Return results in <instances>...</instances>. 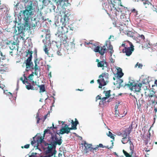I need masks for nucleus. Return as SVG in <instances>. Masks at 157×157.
I'll list each match as a JSON object with an SVG mask.
<instances>
[{"label":"nucleus","instance_id":"7c9ffc66","mask_svg":"<svg viewBox=\"0 0 157 157\" xmlns=\"http://www.w3.org/2000/svg\"><path fill=\"white\" fill-rule=\"evenodd\" d=\"M62 130H63V129L61 128L59 132H58V131H57L56 132H54L53 134H55L56 136H57V135H59L60 134H63Z\"/></svg>","mask_w":157,"mask_h":157},{"label":"nucleus","instance_id":"0e129e2a","mask_svg":"<svg viewBox=\"0 0 157 157\" xmlns=\"http://www.w3.org/2000/svg\"><path fill=\"white\" fill-rule=\"evenodd\" d=\"M70 30L73 31L74 30V27L72 25H70Z\"/></svg>","mask_w":157,"mask_h":157},{"label":"nucleus","instance_id":"8fccbe9b","mask_svg":"<svg viewBox=\"0 0 157 157\" xmlns=\"http://www.w3.org/2000/svg\"><path fill=\"white\" fill-rule=\"evenodd\" d=\"M138 67V68H141L143 66L141 64L139 63H137L135 65V67Z\"/></svg>","mask_w":157,"mask_h":157},{"label":"nucleus","instance_id":"6e6d98bb","mask_svg":"<svg viewBox=\"0 0 157 157\" xmlns=\"http://www.w3.org/2000/svg\"><path fill=\"white\" fill-rule=\"evenodd\" d=\"M37 154L36 153H32L29 157H36V155Z\"/></svg>","mask_w":157,"mask_h":157},{"label":"nucleus","instance_id":"c03bdc74","mask_svg":"<svg viewBox=\"0 0 157 157\" xmlns=\"http://www.w3.org/2000/svg\"><path fill=\"white\" fill-rule=\"evenodd\" d=\"M50 34H46L45 36V39L47 40L48 41H49L50 39Z\"/></svg>","mask_w":157,"mask_h":157},{"label":"nucleus","instance_id":"393cba45","mask_svg":"<svg viewBox=\"0 0 157 157\" xmlns=\"http://www.w3.org/2000/svg\"><path fill=\"white\" fill-rule=\"evenodd\" d=\"M111 92L110 90H109L106 91H104V93H105V96H106L105 98L107 99L109 98L110 96V93Z\"/></svg>","mask_w":157,"mask_h":157},{"label":"nucleus","instance_id":"2eb2a0df","mask_svg":"<svg viewBox=\"0 0 157 157\" xmlns=\"http://www.w3.org/2000/svg\"><path fill=\"white\" fill-rule=\"evenodd\" d=\"M47 150L46 151V154H48L50 153V155L52 156L53 155H55L56 153V149L52 148L50 152H48V148H47Z\"/></svg>","mask_w":157,"mask_h":157},{"label":"nucleus","instance_id":"a878e982","mask_svg":"<svg viewBox=\"0 0 157 157\" xmlns=\"http://www.w3.org/2000/svg\"><path fill=\"white\" fill-rule=\"evenodd\" d=\"M108 49L110 50L109 52L110 53L111 55L110 56L111 57L112 54L113 52V47L112 45H109L108 47H107Z\"/></svg>","mask_w":157,"mask_h":157},{"label":"nucleus","instance_id":"f704fd0d","mask_svg":"<svg viewBox=\"0 0 157 157\" xmlns=\"http://www.w3.org/2000/svg\"><path fill=\"white\" fill-rule=\"evenodd\" d=\"M40 1L44 6H46L50 2V0H41Z\"/></svg>","mask_w":157,"mask_h":157},{"label":"nucleus","instance_id":"603ef678","mask_svg":"<svg viewBox=\"0 0 157 157\" xmlns=\"http://www.w3.org/2000/svg\"><path fill=\"white\" fill-rule=\"evenodd\" d=\"M30 146L29 144H27L25 145L24 146H22L21 147V148H23L24 147L28 149L29 148Z\"/></svg>","mask_w":157,"mask_h":157},{"label":"nucleus","instance_id":"338daca9","mask_svg":"<svg viewBox=\"0 0 157 157\" xmlns=\"http://www.w3.org/2000/svg\"><path fill=\"white\" fill-rule=\"evenodd\" d=\"M111 63H113L114 62V59H113L112 57H111L109 59Z\"/></svg>","mask_w":157,"mask_h":157},{"label":"nucleus","instance_id":"7ed1b4c3","mask_svg":"<svg viewBox=\"0 0 157 157\" xmlns=\"http://www.w3.org/2000/svg\"><path fill=\"white\" fill-rule=\"evenodd\" d=\"M24 3L25 6V10L22 11V14H28L31 13V14L33 15V13L35 11L36 6L35 3L33 1L31 0H21Z\"/></svg>","mask_w":157,"mask_h":157},{"label":"nucleus","instance_id":"774afa93","mask_svg":"<svg viewBox=\"0 0 157 157\" xmlns=\"http://www.w3.org/2000/svg\"><path fill=\"white\" fill-rule=\"evenodd\" d=\"M148 142L147 140H144V143L145 145H147L148 143Z\"/></svg>","mask_w":157,"mask_h":157},{"label":"nucleus","instance_id":"473e14b6","mask_svg":"<svg viewBox=\"0 0 157 157\" xmlns=\"http://www.w3.org/2000/svg\"><path fill=\"white\" fill-rule=\"evenodd\" d=\"M123 152L126 157H132V154H131V155L129 154L124 150H123Z\"/></svg>","mask_w":157,"mask_h":157},{"label":"nucleus","instance_id":"4468645a","mask_svg":"<svg viewBox=\"0 0 157 157\" xmlns=\"http://www.w3.org/2000/svg\"><path fill=\"white\" fill-rule=\"evenodd\" d=\"M97 81L99 85V88H101L102 86L106 85V83L104 78H102L101 79H99Z\"/></svg>","mask_w":157,"mask_h":157},{"label":"nucleus","instance_id":"4c0bfd02","mask_svg":"<svg viewBox=\"0 0 157 157\" xmlns=\"http://www.w3.org/2000/svg\"><path fill=\"white\" fill-rule=\"evenodd\" d=\"M138 37L139 39H140L141 40L142 42L145 39L144 36L143 35H139L138 36Z\"/></svg>","mask_w":157,"mask_h":157},{"label":"nucleus","instance_id":"aec40b11","mask_svg":"<svg viewBox=\"0 0 157 157\" xmlns=\"http://www.w3.org/2000/svg\"><path fill=\"white\" fill-rule=\"evenodd\" d=\"M61 28L63 30L61 32L62 33H65L68 32L67 26L66 25H62Z\"/></svg>","mask_w":157,"mask_h":157},{"label":"nucleus","instance_id":"c85d7f7f","mask_svg":"<svg viewBox=\"0 0 157 157\" xmlns=\"http://www.w3.org/2000/svg\"><path fill=\"white\" fill-rule=\"evenodd\" d=\"M155 94V91H152L151 93L148 95V96L150 98H152L153 97L154 98V99L156 98H157V96L154 95Z\"/></svg>","mask_w":157,"mask_h":157},{"label":"nucleus","instance_id":"f257e3e1","mask_svg":"<svg viewBox=\"0 0 157 157\" xmlns=\"http://www.w3.org/2000/svg\"><path fill=\"white\" fill-rule=\"evenodd\" d=\"M30 14H22L24 15L23 19L24 20V24H18L17 27L18 33L17 34H21V36H23L24 34V31L30 29L31 25L30 20L32 16L33 15Z\"/></svg>","mask_w":157,"mask_h":157},{"label":"nucleus","instance_id":"6e6552de","mask_svg":"<svg viewBox=\"0 0 157 157\" xmlns=\"http://www.w3.org/2000/svg\"><path fill=\"white\" fill-rule=\"evenodd\" d=\"M69 20L68 17L65 14L63 17V18H61L60 19V24L59 25H65L67 23H68ZM56 25L57 26H58L59 25H57L56 23H55Z\"/></svg>","mask_w":157,"mask_h":157},{"label":"nucleus","instance_id":"ea45409f","mask_svg":"<svg viewBox=\"0 0 157 157\" xmlns=\"http://www.w3.org/2000/svg\"><path fill=\"white\" fill-rule=\"evenodd\" d=\"M107 136L109 137H110L112 139H114V136H113V134L110 131L109 132V133H108V134H107Z\"/></svg>","mask_w":157,"mask_h":157},{"label":"nucleus","instance_id":"dca6fc26","mask_svg":"<svg viewBox=\"0 0 157 157\" xmlns=\"http://www.w3.org/2000/svg\"><path fill=\"white\" fill-rule=\"evenodd\" d=\"M118 71L117 73V77L119 78H121L124 75V73L122 72V69L119 67L117 69Z\"/></svg>","mask_w":157,"mask_h":157},{"label":"nucleus","instance_id":"b1692460","mask_svg":"<svg viewBox=\"0 0 157 157\" xmlns=\"http://www.w3.org/2000/svg\"><path fill=\"white\" fill-rule=\"evenodd\" d=\"M143 4L146 8H147L149 5H152V4L149 0H146L145 2H144Z\"/></svg>","mask_w":157,"mask_h":157},{"label":"nucleus","instance_id":"37998d69","mask_svg":"<svg viewBox=\"0 0 157 157\" xmlns=\"http://www.w3.org/2000/svg\"><path fill=\"white\" fill-rule=\"evenodd\" d=\"M126 128L128 129V131H129L130 132H131L133 128H132V124H131L130 125H129V127L128 128Z\"/></svg>","mask_w":157,"mask_h":157},{"label":"nucleus","instance_id":"e2e57ef3","mask_svg":"<svg viewBox=\"0 0 157 157\" xmlns=\"http://www.w3.org/2000/svg\"><path fill=\"white\" fill-rule=\"evenodd\" d=\"M33 52L31 51H30L29 50H28V51L27 52V54L26 55L27 56L28 54L29 55V56L30 55V54L32 55L33 54Z\"/></svg>","mask_w":157,"mask_h":157},{"label":"nucleus","instance_id":"6ab92c4d","mask_svg":"<svg viewBox=\"0 0 157 157\" xmlns=\"http://www.w3.org/2000/svg\"><path fill=\"white\" fill-rule=\"evenodd\" d=\"M129 144L130 145V149L131 150V152L130 153L132 154L134 152V146L133 143L131 141L129 142Z\"/></svg>","mask_w":157,"mask_h":157},{"label":"nucleus","instance_id":"cd10ccee","mask_svg":"<svg viewBox=\"0 0 157 157\" xmlns=\"http://www.w3.org/2000/svg\"><path fill=\"white\" fill-rule=\"evenodd\" d=\"M107 99L105 97H103L102 98V99L100 100L99 102V104L100 105H104V103L105 102V100Z\"/></svg>","mask_w":157,"mask_h":157},{"label":"nucleus","instance_id":"a18cd8bd","mask_svg":"<svg viewBox=\"0 0 157 157\" xmlns=\"http://www.w3.org/2000/svg\"><path fill=\"white\" fill-rule=\"evenodd\" d=\"M108 75V74L107 73H102L101 75H100L99 76V78H100L101 77H106V76H107Z\"/></svg>","mask_w":157,"mask_h":157},{"label":"nucleus","instance_id":"39448f33","mask_svg":"<svg viewBox=\"0 0 157 157\" xmlns=\"http://www.w3.org/2000/svg\"><path fill=\"white\" fill-rule=\"evenodd\" d=\"M56 36L58 37H59L60 39V42L63 43L64 44L65 47H66V48L67 49H69L68 43L69 42V39L66 36L64 35L60 36L59 35L58 33L56 34Z\"/></svg>","mask_w":157,"mask_h":157},{"label":"nucleus","instance_id":"58836bf2","mask_svg":"<svg viewBox=\"0 0 157 157\" xmlns=\"http://www.w3.org/2000/svg\"><path fill=\"white\" fill-rule=\"evenodd\" d=\"M117 83L119 84L120 86H123V85L121 84V83L123 82V81L122 79L118 78L117 80Z\"/></svg>","mask_w":157,"mask_h":157},{"label":"nucleus","instance_id":"4be33fe9","mask_svg":"<svg viewBox=\"0 0 157 157\" xmlns=\"http://www.w3.org/2000/svg\"><path fill=\"white\" fill-rule=\"evenodd\" d=\"M38 87H40V92H43L45 91V85L44 84H42L40 86L39 85Z\"/></svg>","mask_w":157,"mask_h":157},{"label":"nucleus","instance_id":"423d86ee","mask_svg":"<svg viewBox=\"0 0 157 157\" xmlns=\"http://www.w3.org/2000/svg\"><path fill=\"white\" fill-rule=\"evenodd\" d=\"M32 54H30L28 58V59L26 60V68L27 69V71H28L32 69L33 70L34 69L35 70V67H34V65L32 61Z\"/></svg>","mask_w":157,"mask_h":157},{"label":"nucleus","instance_id":"9b49d317","mask_svg":"<svg viewBox=\"0 0 157 157\" xmlns=\"http://www.w3.org/2000/svg\"><path fill=\"white\" fill-rule=\"evenodd\" d=\"M57 128V127H54V124L52 123V126L50 127H48L44 131V135H45L46 134L49 133L50 134V136H51V133H52L50 131V129H51L53 130V129H56Z\"/></svg>","mask_w":157,"mask_h":157},{"label":"nucleus","instance_id":"2f4dec72","mask_svg":"<svg viewBox=\"0 0 157 157\" xmlns=\"http://www.w3.org/2000/svg\"><path fill=\"white\" fill-rule=\"evenodd\" d=\"M26 88L28 90H34L35 89H34V87L33 86L31 85L30 84H29V85H26Z\"/></svg>","mask_w":157,"mask_h":157},{"label":"nucleus","instance_id":"5fc2aeb1","mask_svg":"<svg viewBox=\"0 0 157 157\" xmlns=\"http://www.w3.org/2000/svg\"><path fill=\"white\" fill-rule=\"evenodd\" d=\"M35 136H36L35 137H33V140L31 142V144L33 146L34 144L36 143V141H35L34 139Z\"/></svg>","mask_w":157,"mask_h":157},{"label":"nucleus","instance_id":"69168bd1","mask_svg":"<svg viewBox=\"0 0 157 157\" xmlns=\"http://www.w3.org/2000/svg\"><path fill=\"white\" fill-rule=\"evenodd\" d=\"M98 147H102L104 148V147H105V146H104L103 144H100L99 145H98Z\"/></svg>","mask_w":157,"mask_h":157},{"label":"nucleus","instance_id":"0eeeda50","mask_svg":"<svg viewBox=\"0 0 157 157\" xmlns=\"http://www.w3.org/2000/svg\"><path fill=\"white\" fill-rule=\"evenodd\" d=\"M129 44L130 45V47H125L124 49H123L122 50L123 52V53H125L126 55L127 56H129L131 55L134 50V46L132 43L129 42Z\"/></svg>","mask_w":157,"mask_h":157},{"label":"nucleus","instance_id":"f3484780","mask_svg":"<svg viewBox=\"0 0 157 157\" xmlns=\"http://www.w3.org/2000/svg\"><path fill=\"white\" fill-rule=\"evenodd\" d=\"M106 51L105 47V45L103 46L102 47H101V49L100 50L99 53L101 55V56H103Z\"/></svg>","mask_w":157,"mask_h":157},{"label":"nucleus","instance_id":"f03ea898","mask_svg":"<svg viewBox=\"0 0 157 157\" xmlns=\"http://www.w3.org/2000/svg\"><path fill=\"white\" fill-rule=\"evenodd\" d=\"M51 136H50L48 141L49 144L45 143V146L48 145L47 148H48V152H50L52 148L56 149L57 145L60 146L62 144L63 140L62 136L58 138L55 134L51 133Z\"/></svg>","mask_w":157,"mask_h":157},{"label":"nucleus","instance_id":"4d7b16f0","mask_svg":"<svg viewBox=\"0 0 157 157\" xmlns=\"http://www.w3.org/2000/svg\"><path fill=\"white\" fill-rule=\"evenodd\" d=\"M33 75L32 74H30L28 76V78L30 80H32L33 79Z\"/></svg>","mask_w":157,"mask_h":157},{"label":"nucleus","instance_id":"5701e85b","mask_svg":"<svg viewBox=\"0 0 157 157\" xmlns=\"http://www.w3.org/2000/svg\"><path fill=\"white\" fill-rule=\"evenodd\" d=\"M84 146L86 151H87L90 147L92 146V145L91 144H88L86 143V142H85Z\"/></svg>","mask_w":157,"mask_h":157},{"label":"nucleus","instance_id":"a211bd4d","mask_svg":"<svg viewBox=\"0 0 157 157\" xmlns=\"http://www.w3.org/2000/svg\"><path fill=\"white\" fill-rule=\"evenodd\" d=\"M73 41L72 42H70V46L71 47V49L73 51H75V44L74 43L75 39H73Z\"/></svg>","mask_w":157,"mask_h":157},{"label":"nucleus","instance_id":"20e7f679","mask_svg":"<svg viewBox=\"0 0 157 157\" xmlns=\"http://www.w3.org/2000/svg\"><path fill=\"white\" fill-rule=\"evenodd\" d=\"M127 86L132 90L136 92H138L141 90L142 84L135 83L133 80L129 81L128 84L125 83L124 86Z\"/></svg>","mask_w":157,"mask_h":157},{"label":"nucleus","instance_id":"49530a36","mask_svg":"<svg viewBox=\"0 0 157 157\" xmlns=\"http://www.w3.org/2000/svg\"><path fill=\"white\" fill-rule=\"evenodd\" d=\"M10 48L11 50H13V49H16V48L15 45H13V44H11L10 46Z\"/></svg>","mask_w":157,"mask_h":157},{"label":"nucleus","instance_id":"ddd939ff","mask_svg":"<svg viewBox=\"0 0 157 157\" xmlns=\"http://www.w3.org/2000/svg\"><path fill=\"white\" fill-rule=\"evenodd\" d=\"M131 132L125 128L124 130H122V132H120L121 134L122 135L123 137H127L130 134Z\"/></svg>","mask_w":157,"mask_h":157},{"label":"nucleus","instance_id":"9d476101","mask_svg":"<svg viewBox=\"0 0 157 157\" xmlns=\"http://www.w3.org/2000/svg\"><path fill=\"white\" fill-rule=\"evenodd\" d=\"M108 65V63L104 59L100 61L97 64V66L98 67H102V70L104 69L105 68H107Z\"/></svg>","mask_w":157,"mask_h":157},{"label":"nucleus","instance_id":"052dcab7","mask_svg":"<svg viewBox=\"0 0 157 157\" xmlns=\"http://www.w3.org/2000/svg\"><path fill=\"white\" fill-rule=\"evenodd\" d=\"M151 6H152V7H151V8L152 9V10L153 11H157V9H156L155 7H154V6L152 4V5H151Z\"/></svg>","mask_w":157,"mask_h":157},{"label":"nucleus","instance_id":"864d4df0","mask_svg":"<svg viewBox=\"0 0 157 157\" xmlns=\"http://www.w3.org/2000/svg\"><path fill=\"white\" fill-rule=\"evenodd\" d=\"M45 48L44 49V50L46 54H47L48 56V48H47L46 46H45Z\"/></svg>","mask_w":157,"mask_h":157},{"label":"nucleus","instance_id":"72a5a7b5","mask_svg":"<svg viewBox=\"0 0 157 157\" xmlns=\"http://www.w3.org/2000/svg\"><path fill=\"white\" fill-rule=\"evenodd\" d=\"M56 8V6L53 5H51L50 6V12H52L53 11L54 12H55V9Z\"/></svg>","mask_w":157,"mask_h":157},{"label":"nucleus","instance_id":"bf43d9fd","mask_svg":"<svg viewBox=\"0 0 157 157\" xmlns=\"http://www.w3.org/2000/svg\"><path fill=\"white\" fill-rule=\"evenodd\" d=\"M68 126L69 125H67V124H65L64 126L62 127L61 129H63H63H67V128H68Z\"/></svg>","mask_w":157,"mask_h":157},{"label":"nucleus","instance_id":"de8ad7c7","mask_svg":"<svg viewBox=\"0 0 157 157\" xmlns=\"http://www.w3.org/2000/svg\"><path fill=\"white\" fill-rule=\"evenodd\" d=\"M36 118L37 119V121H36V123L38 124L39 123V121L41 119L40 118V117H39L38 113H37L36 116Z\"/></svg>","mask_w":157,"mask_h":157},{"label":"nucleus","instance_id":"1a4fd4ad","mask_svg":"<svg viewBox=\"0 0 157 157\" xmlns=\"http://www.w3.org/2000/svg\"><path fill=\"white\" fill-rule=\"evenodd\" d=\"M34 63H35V75H37L39 72H40V69L37 65L39 63V61H38V59L36 57L34 59Z\"/></svg>","mask_w":157,"mask_h":157},{"label":"nucleus","instance_id":"13d9d810","mask_svg":"<svg viewBox=\"0 0 157 157\" xmlns=\"http://www.w3.org/2000/svg\"><path fill=\"white\" fill-rule=\"evenodd\" d=\"M136 42L139 44H140L142 42L141 40L140 39H139L138 37L136 38Z\"/></svg>","mask_w":157,"mask_h":157},{"label":"nucleus","instance_id":"c9c22d12","mask_svg":"<svg viewBox=\"0 0 157 157\" xmlns=\"http://www.w3.org/2000/svg\"><path fill=\"white\" fill-rule=\"evenodd\" d=\"M121 142L123 144H125L127 143L128 141L127 140V137H123L122 139Z\"/></svg>","mask_w":157,"mask_h":157},{"label":"nucleus","instance_id":"680f3d73","mask_svg":"<svg viewBox=\"0 0 157 157\" xmlns=\"http://www.w3.org/2000/svg\"><path fill=\"white\" fill-rule=\"evenodd\" d=\"M60 50H61V49H59V50H58L57 51V55L59 56H60L62 55V54H61V52H60Z\"/></svg>","mask_w":157,"mask_h":157},{"label":"nucleus","instance_id":"e433bc0d","mask_svg":"<svg viewBox=\"0 0 157 157\" xmlns=\"http://www.w3.org/2000/svg\"><path fill=\"white\" fill-rule=\"evenodd\" d=\"M72 125L71 126L73 128L74 130H76L77 129V125L75 124H74V121L73 120H72L71 122Z\"/></svg>","mask_w":157,"mask_h":157},{"label":"nucleus","instance_id":"a19ab883","mask_svg":"<svg viewBox=\"0 0 157 157\" xmlns=\"http://www.w3.org/2000/svg\"><path fill=\"white\" fill-rule=\"evenodd\" d=\"M67 128H67V129H63V130H62L63 134L64 133L68 134L69 132H70V131H68V129H67Z\"/></svg>","mask_w":157,"mask_h":157},{"label":"nucleus","instance_id":"c756f323","mask_svg":"<svg viewBox=\"0 0 157 157\" xmlns=\"http://www.w3.org/2000/svg\"><path fill=\"white\" fill-rule=\"evenodd\" d=\"M45 141L42 138V137H40L38 138L36 140L37 144H41Z\"/></svg>","mask_w":157,"mask_h":157},{"label":"nucleus","instance_id":"f8f14e48","mask_svg":"<svg viewBox=\"0 0 157 157\" xmlns=\"http://www.w3.org/2000/svg\"><path fill=\"white\" fill-rule=\"evenodd\" d=\"M19 3H17L16 6H15L14 8V12L16 14H17L18 13H19V12H21V13L22 14L23 16V17H24V15L22 14V12H21L22 11H23L24 10H21V8H19Z\"/></svg>","mask_w":157,"mask_h":157},{"label":"nucleus","instance_id":"bb28decb","mask_svg":"<svg viewBox=\"0 0 157 157\" xmlns=\"http://www.w3.org/2000/svg\"><path fill=\"white\" fill-rule=\"evenodd\" d=\"M53 43H55V45H56L57 48L58 49V50L59 49H61L60 45L61 44H60L59 43L56 42V41H52Z\"/></svg>","mask_w":157,"mask_h":157},{"label":"nucleus","instance_id":"3c124183","mask_svg":"<svg viewBox=\"0 0 157 157\" xmlns=\"http://www.w3.org/2000/svg\"><path fill=\"white\" fill-rule=\"evenodd\" d=\"M92 146H90L89 148V149L87 150V151H86V152H88L89 151H90L91 152H94V149L93 147H91Z\"/></svg>","mask_w":157,"mask_h":157},{"label":"nucleus","instance_id":"412c9836","mask_svg":"<svg viewBox=\"0 0 157 157\" xmlns=\"http://www.w3.org/2000/svg\"><path fill=\"white\" fill-rule=\"evenodd\" d=\"M39 23V21H37L35 19H34V20L32 21V24L31 25V26H32V27H35L37 26L38 25V23Z\"/></svg>","mask_w":157,"mask_h":157},{"label":"nucleus","instance_id":"09e8293b","mask_svg":"<svg viewBox=\"0 0 157 157\" xmlns=\"http://www.w3.org/2000/svg\"><path fill=\"white\" fill-rule=\"evenodd\" d=\"M115 117H123V116H121L119 115V114H118V113L119 112H117V110H115Z\"/></svg>","mask_w":157,"mask_h":157},{"label":"nucleus","instance_id":"79ce46f5","mask_svg":"<svg viewBox=\"0 0 157 157\" xmlns=\"http://www.w3.org/2000/svg\"><path fill=\"white\" fill-rule=\"evenodd\" d=\"M100 48L99 46H97L95 47L94 49V51L96 52H99L100 50Z\"/></svg>","mask_w":157,"mask_h":157}]
</instances>
